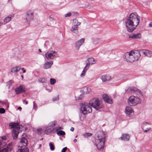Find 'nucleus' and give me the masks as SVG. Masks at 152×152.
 Instances as JSON below:
<instances>
[{
  "instance_id": "obj_39",
  "label": "nucleus",
  "mask_w": 152,
  "mask_h": 152,
  "mask_svg": "<svg viewBox=\"0 0 152 152\" xmlns=\"http://www.w3.org/2000/svg\"><path fill=\"white\" fill-rule=\"evenodd\" d=\"M5 112V110L3 108H0V113L2 114Z\"/></svg>"
},
{
  "instance_id": "obj_56",
  "label": "nucleus",
  "mask_w": 152,
  "mask_h": 152,
  "mask_svg": "<svg viewBox=\"0 0 152 152\" xmlns=\"http://www.w3.org/2000/svg\"><path fill=\"white\" fill-rule=\"evenodd\" d=\"M76 15H77H77H78V14L77 12Z\"/></svg>"
},
{
  "instance_id": "obj_44",
  "label": "nucleus",
  "mask_w": 152,
  "mask_h": 152,
  "mask_svg": "<svg viewBox=\"0 0 152 152\" xmlns=\"http://www.w3.org/2000/svg\"><path fill=\"white\" fill-rule=\"evenodd\" d=\"M67 148L66 147L62 149L61 150V152H65V151L67 150Z\"/></svg>"
},
{
  "instance_id": "obj_27",
  "label": "nucleus",
  "mask_w": 152,
  "mask_h": 152,
  "mask_svg": "<svg viewBox=\"0 0 152 152\" xmlns=\"http://www.w3.org/2000/svg\"><path fill=\"white\" fill-rule=\"evenodd\" d=\"M21 68L20 66H16L12 68L11 70V72L12 73L18 72Z\"/></svg>"
},
{
  "instance_id": "obj_57",
  "label": "nucleus",
  "mask_w": 152,
  "mask_h": 152,
  "mask_svg": "<svg viewBox=\"0 0 152 152\" xmlns=\"http://www.w3.org/2000/svg\"><path fill=\"white\" fill-rule=\"evenodd\" d=\"M21 77H22V78H23V75H21Z\"/></svg>"
},
{
  "instance_id": "obj_5",
  "label": "nucleus",
  "mask_w": 152,
  "mask_h": 152,
  "mask_svg": "<svg viewBox=\"0 0 152 152\" xmlns=\"http://www.w3.org/2000/svg\"><path fill=\"white\" fill-rule=\"evenodd\" d=\"M79 105L80 111L84 115H86L92 112V109L89 102H80Z\"/></svg>"
},
{
  "instance_id": "obj_41",
  "label": "nucleus",
  "mask_w": 152,
  "mask_h": 152,
  "mask_svg": "<svg viewBox=\"0 0 152 152\" xmlns=\"http://www.w3.org/2000/svg\"><path fill=\"white\" fill-rule=\"evenodd\" d=\"M58 99L59 98L58 96H57V97H54L53 99V101L54 102L58 100Z\"/></svg>"
},
{
  "instance_id": "obj_24",
  "label": "nucleus",
  "mask_w": 152,
  "mask_h": 152,
  "mask_svg": "<svg viewBox=\"0 0 152 152\" xmlns=\"http://www.w3.org/2000/svg\"><path fill=\"white\" fill-rule=\"evenodd\" d=\"M130 138L128 134H123L122 135V136L120 138L121 140L128 141L129 140Z\"/></svg>"
},
{
  "instance_id": "obj_47",
  "label": "nucleus",
  "mask_w": 152,
  "mask_h": 152,
  "mask_svg": "<svg viewBox=\"0 0 152 152\" xmlns=\"http://www.w3.org/2000/svg\"><path fill=\"white\" fill-rule=\"evenodd\" d=\"M23 103L25 104H28V102L27 101H26L25 100H23Z\"/></svg>"
},
{
  "instance_id": "obj_6",
  "label": "nucleus",
  "mask_w": 152,
  "mask_h": 152,
  "mask_svg": "<svg viewBox=\"0 0 152 152\" xmlns=\"http://www.w3.org/2000/svg\"><path fill=\"white\" fill-rule=\"evenodd\" d=\"M89 104L91 107L97 110L102 108L103 107L102 102L98 99H92L90 101Z\"/></svg>"
},
{
  "instance_id": "obj_4",
  "label": "nucleus",
  "mask_w": 152,
  "mask_h": 152,
  "mask_svg": "<svg viewBox=\"0 0 152 152\" xmlns=\"http://www.w3.org/2000/svg\"><path fill=\"white\" fill-rule=\"evenodd\" d=\"M9 126L11 129L13 128L12 130V135L14 139H16L18 134L23 130V127L19 125V123H10Z\"/></svg>"
},
{
  "instance_id": "obj_17",
  "label": "nucleus",
  "mask_w": 152,
  "mask_h": 152,
  "mask_svg": "<svg viewBox=\"0 0 152 152\" xmlns=\"http://www.w3.org/2000/svg\"><path fill=\"white\" fill-rule=\"evenodd\" d=\"M136 91L140 92V91L134 87H129L126 91V92L128 93H133Z\"/></svg>"
},
{
  "instance_id": "obj_13",
  "label": "nucleus",
  "mask_w": 152,
  "mask_h": 152,
  "mask_svg": "<svg viewBox=\"0 0 152 152\" xmlns=\"http://www.w3.org/2000/svg\"><path fill=\"white\" fill-rule=\"evenodd\" d=\"M25 87L22 85H21L18 87L15 88V90L17 94L22 93L25 91Z\"/></svg>"
},
{
  "instance_id": "obj_16",
  "label": "nucleus",
  "mask_w": 152,
  "mask_h": 152,
  "mask_svg": "<svg viewBox=\"0 0 152 152\" xmlns=\"http://www.w3.org/2000/svg\"><path fill=\"white\" fill-rule=\"evenodd\" d=\"M86 62V66L87 67H88V68L90 64H95L96 62L94 58L92 57L88 58Z\"/></svg>"
},
{
  "instance_id": "obj_36",
  "label": "nucleus",
  "mask_w": 152,
  "mask_h": 152,
  "mask_svg": "<svg viewBox=\"0 0 152 152\" xmlns=\"http://www.w3.org/2000/svg\"><path fill=\"white\" fill-rule=\"evenodd\" d=\"M56 80L55 79L53 78H50V83L51 85H53L56 82Z\"/></svg>"
},
{
  "instance_id": "obj_21",
  "label": "nucleus",
  "mask_w": 152,
  "mask_h": 152,
  "mask_svg": "<svg viewBox=\"0 0 152 152\" xmlns=\"http://www.w3.org/2000/svg\"><path fill=\"white\" fill-rule=\"evenodd\" d=\"M133 111V110L131 107H126L125 108V113L127 115L130 116V114Z\"/></svg>"
},
{
  "instance_id": "obj_51",
  "label": "nucleus",
  "mask_w": 152,
  "mask_h": 152,
  "mask_svg": "<svg viewBox=\"0 0 152 152\" xmlns=\"http://www.w3.org/2000/svg\"><path fill=\"white\" fill-rule=\"evenodd\" d=\"M149 26L150 27H152V22L149 24Z\"/></svg>"
},
{
  "instance_id": "obj_34",
  "label": "nucleus",
  "mask_w": 152,
  "mask_h": 152,
  "mask_svg": "<svg viewBox=\"0 0 152 152\" xmlns=\"http://www.w3.org/2000/svg\"><path fill=\"white\" fill-rule=\"evenodd\" d=\"M57 134L58 135H64L65 134L64 132L62 130L57 131Z\"/></svg>"
},
{
  "instance_id": "obj_11",
  "label": "nucleus",
  "mask_w": 152,
  "mask_h": 152,
  "mask_svg": "<svg viewBox=\"0 0 152 152\" xmlns=\"http://www.w3.org/2000/svg\"><path fill=\"white\" fill-rule=\"evenodd\" d=\"M148 125H150V124L145 122H144L142 124L141 126L144 132L148 131L151 129Z\"/></svg>"
},
{
  "instance_id": "obj_32",
  "label": "nucleus",
  "mask_w": 152,
  "mask_h": 152,
  "mask_svg": "<svg viewBox=\"0 0 152 152\" xmlns=\"http://www.w3.org/2000/svg\"><path fill=\"white\" fill-rule=\"evenodd\" d=\"M83 20L82 18H78V19L77 20V26L80 25L81 23L80 22L82 21ZM77 28L78 27L77 26Z\"/></svg>"
},
{
  "instance_id": "obj_31",
  "label": "nucleus",
  "mask_w": 152,
  "mask_h": 152,
  "mask_svg": "<svg viewBox=\"0 0 152 152\" xmlns=\"http://www.w3.org/2000/svg\"><path fill=\"white\" fill-rule=\"evenodd\" d=\"M7 148L8 150L10 151H11L12 149V144L11 143H10L8 144L7 145Z\"/></svg>"
},
{
  "instance_id": "obj_58",
  "label": "nucleus",
  "mask_w": 152,
  "mask_h": 152,
  "mask_svg": "<svg viewBox=\"0 0 152 152\" xmlns=\"http://www.w3.org/2000/svg\"><path fill=\"white\" fill-rule=\"evenodd\" d=\"M11 82H12V81H11V80H10V83H11Z\"/></svg>"
},
{
  "instance_id": "obj_43",
  "label": "nucleus",
  "mask_w": 152,
  "mask_h": 152,
  "mask_svg": "<svg viewBox=\"0 0 152 152\" xmlns=\"http://www.w3.org/2000/svg\"><path fill=\"white\" fill-rule=\"evenodd\" d=\"M8 151H9L7 148H3L2 151V152H8Z\"/></svg>"
},
{
  "instance_id": "obj_23",
  "label": "nucleus",
  "mask_w": 152,
  "mask_h": 152,
  "mask_svg": "<svg viewBox=\"0 0 152 152\" xmlns=\"http://www.w3.org/2000/svg\"><path fill=\"white\" fill-rule=\"evenodd\" d=\"M129 38H132L133 39H139L141 37V34L139 33L137 34H132L129 35Z\"/></svg>"
},
{
  "instance_id": "obj_38",
  "label": "nucleus",
  "mask_w": 152,
  "mask_h": 152,
  "mask_svg": "<svg viewBox=\"0 0 152 152\" xmlns=\"http://www.w3.org/2000/svg\"><path fill=\"white\" fill-rule=\"evenodd\" d=\"M56 121H53L50 123V125H52V126L53 127L54 126L56 125Z\"/></svg>"
},
{
  "instance_id": "obj_26",
  "label": "nucleus",
  "mask_w": 152,
  "mask_h": 152,
  "mask_svg": "<svg viewBox=\"0 0 152 152\" xmlns=\"http://www.w3.org/2000/svg\"><path fill=\"white\" fill-rule=\"evenodd\" d=\"M84 38H82L78 41L77 43V49H79L80 46L81 45L84 43Z\"/></svg>"
},
{
  "instance_id": "obj_33",
  "label": "nucleus",
  "mask_w": 152,
  "mask_h": 152,
  "mask_svg": "<svg viewBox=\"0 0 152 152\" xmlns=\"http://www.w3.org/2000/svg\"><path fill=\"white\" fill-rule=\"evenodd\" d=\"M44 128H40L39 129H38L37 130V132L39 134H41L42 133L44 132Z\"/></svg>"
},
{
  "instance_id": "obj_49",
  "label": "nucleus",
  "mask_w": 152,
  "mask_h": 152,
  "mask_svg": "<svg viewBox=\"0 0 152 152\" xmlns=\"http://www.w3.org/2000/svg\"><path fill=\"white\" fill-rule=\"evenodd\" d=\"M74 128L72 127L71 128V129H70V130L72 131V132H73L74 130Z\"/></svg>"
},
{
  "instance_id": "obj_12",
  "label": "nucleus",
  "mask_w": 152,
  "mask_h": 152,
  "mask_svg": "<svg viewBox=\"0 0 152 152\" xmlns=\"http://www.w3.org/2000/svg\"><path fill=\"white\" fill-rule=\"evenodd\" d=\"M139 52L140 53V54H142L145 56L148 57L152 56V53L148 50L145 49L141 50Z\"/></svg>"
},
{
  "instance_id": "obj_9",
  "label": "nucleus",
  "mask_w": 152,
  "mask_h": 152,
  "mask_svg": "<svg viewBox=\"0 0 152 152\" xmlns=\"http://www.w3.org/2000/svg\"><path fill=\"white\" fill-rule=\"evenodd\" d=\"M33 14L32 12H28L24 19L25 23L29 24L30 21L33 18Z\"/></svg>"
},
{
  "instance_id": "obj_2",
  "label": "nucleus",
  "mask_w": 152,
  "mask_h": 152,
  "mask_svg": "<svg viewBox=\"0 0 152 152\" xmlns=\"http://www.w3.org/2000/svg\"><path fill=\"white\" fill-rule=\"evenodd\" d=\"M140 56L139 51L136 50L126 53L124 55V58L127 62H132L137 61Z\"/></svg>"
},
{
  "instance_id": "obj_55",
  "label": "nucleus",
  "mask_w": 152,
  "mask_h": 152,
  "mask_svg": "<svg viewBox=\"0 0 152 152\" xmlns=\"http://www.w3.org/2000/svg\"><path fill=\"white\" fill-rule=\"evenodd\" d=\"M39 52H41V50L40 49H39Z\"/></svg>"
},
{
  "instance_id": "obj_50",
  "label": "nucleus",
  "mask_w": 152,
  "mask_h": 152,
  "mask_svg": "<svg viewBox=\"0 0 152 152\" xmlns=\"http://www.w3.org/2000/svg\"><path fill=\"white\" fill-rule=\"evenodd\" d=\"M21 69L22 70H23V73H25L26 72V71H25V70H23V69H24V68H21Z\"/></svg>"
},
{
  "instance_id": "obj_7",
  "label": "nucleus",
  "mask_w": 152,
  "mask_h": 152,
  "mask_svg": "<svg viewBox=\"0 0 152 152\" xmlns=\"http://www.w3.org/2000/svg\"><path fill=\"white\" fill-rule=\"evenodd\" d=\"M140 102V99L134 96H131L128 99V103L131 106H134Z\"/></svg>"
},
{
  "instance_id": "obj_46",
  "label": "nucleus",
  "mask_w": 152,
  "mask_h": 152,
  "mask_svg": "<svg viewBox=\"0 0 152 152\" xmlns=\"http://www.w3.org/2000/svg\"><path fill=\"white\" fill-rule=\"evenodd\" d=\"M56 130L57 131H58V130H60L61 129H63V128L61 127H58V128H56Z\"/></svg>"
},
{
  "instance_id": "obj_28",
  "label": "nucleus",
  "mask_w": 152,
  "mask_h": 152,
  "mask_svg": "<svg viewBox=\"0 0 152 152\" xmlns=\"http://www.w3.org/2000/svg\"><path fill=\"white\" fill-rule=\"evenodd\" d=\"M17 152H29V149L27 147L20 148L18 150Z\"/></svg>"
},
{
  "instance_id": "obj_54",
  "label": "nucleus",
  "mask_w": 152,
  "mask_h": 152,
  "mask_svg": "<svg viewBox=\"0 0 152 152\" xmlns=\"http://www.w3.org/2000/svg\"><path fill=\"white\" fill-rule=\"evenodd\" d=\"M74 142H76V139H75L74 140Z\"/></svg>"
},
{
  "instance_id": "obj_10",
  "label": "nucleus",
  "mask_w": 152,
  "mask_h": 152,
  "mask_svg": "<svg viewBox=\"0 0 152 152\" xmlns=\"http://www.w3.org/2000/svg\"><path fill=\"white\" fill-rule=\"evenodd\" d=\"M85 93L83 88H81L79 90L78 89L77 94L78 96L77 98V100H82L84 97V94Z\"/></svg>"
},
{
  "instance_id": "obj_45",
  "label": "nucleus",
  "mask_w": 152,
  "mask_h": 152,
  "mask_svg": "<svg viewBox=\"0 0 152 152\" xmlns=\"http://www.w3.org/2000/svg\"><path fill=\"white\" fill-rule=\"evenodd\" d=\"M71 12H69L67 14H66L65 15V17H69L71 15Z\"/></svg>"
},
{
  "instance_id": "obj_29",
  "label": "nucleus",
  "mask_w": 152,
  "mask_h": 152,
  "mask_svg": "<svg viewBox=\"0 0 152 152\" xmlns=\"http://www.w3.org/2000/svg\"><path fill=\"white\" fill-rule=\"evenodd\" d=\"M88 67L85 66L84 67L82 73L80 75V76L83 77L85 75V73L88 69Z\"/></svg>"
},
{
  "instance_id": "obj_20",
  "label": "nucleus",
  "mask_w": 152,
  "mask_h": 152,
  "mask_svg": "<svg viewBox=\"0 0 152 152\" xmlns=\"http://www.w3.org/2000/svg\"><path fill=\"white\" fill-rule=\"evenodd\" d=\"M49 126L47 127L45 131V134H48L50 133L53 131L54 129L52 125H50L49 124Z\"/></svg>"
},
{
  "instance_id": "obj_25",
  "label": "nucleus",
  "mask_w": 152,
  "mask_h": 152,
  "mask_svg": "<svg viewBox=\"0 0 152 152\" xmlns=\"http://www.w3.org/2000/svg\"><path fill=\"white\" fill-rule=\"evenodd\" d=\"M76 20L75 19H73V26H72V28L71 29V31L72 32L75 33L76 30Z\"/></svg>"
},
{
  "instance_id": "obj_22",
  "label": "nucleus",
  "mask_w": 152,
  "mask_h": 152,
  "mask_svg": "<svg viewBox=\"0 0 152 152\" xmlns=\"http://www.w3.org/2000/svg\"><path fill=\"white\" fill-rule=\"evenodd\" d=\"M101 79L103 82H105L110 80V77L108 75H106L102 76L101 77Z\"/></svg>"
},
{
  "instance_id": "obj_53",
  "label": "nucleus",
  "mask_w": 152,
  "mask_h": 152,
  "mask_svg": "<svg viewBox=\"0 0 152 152\" xmlns=\"http://www.w3.org/2000/svg\"><path fill=\"white\" fill-rule=\"evenodd\" d=\"M18 110H21L22 108L20 107H18Z\"/></svg>"
},
{
  "instance_id": "obj_1",
  "label": "nucleus",
  "mask_w": 152,
  "mask_h": 152,
  "mask_svg": "<svg viewBox=\"0 0 152 152\" xmlns=\"http://www.w3.org/2000/svg\"><path fill=\"white\" fill-rule=\"evenodd\" d=\"M140 17L136 13H132L125 21L127 30L129 32H132L138 25Z\"/></svg>"
},
{
  "instance_id": "obj_40",
  "label": "nucleus",
  "mask_w": 152,
  "mask_h": 152,
  "mask_svg": "<svg viewBox=\"0 0 152 152\" xmlns=\"http://www.w3.org/2000/svg\"><path fill=\"white\" fill-rule=\"evenodd\" d=\"M84 136L86 137L90 136L92 135V134L91 133H86L84 134Z\"/></svg>"
},
{
  "instance_id": "obj_18",
  "label": "nucleus",
  "mask_w": 152,
  "mask_h": 152,
  "mask_svg": "<svg viewBox=\"0 0 152 152\" xmlns=\"http://www.w3.org/2000/svg\"><path fill=\"white\" fill-rule=\"evenodd\" d=\"M14 16V14H11L6 17L4 20V23L5 24L11 20Z\"/></svg>"
},
{
  "instance_id": "obj_15",
  "label": "nucleus",
  "mask_w": 152,
  "mask_h": 152,
  "mask_svg": "<svg viewBox=\"0 0 152 152\" xmlns=\"http://www.w3.org/2000/svg\"><path fill=\"white\" fill-rule=\"evenodd\" d=\"M25 136H26V134H23L22 135V137H21L20 142V144H22V145L21 146H26L27 144V139L24 137Z\"/></svg>"
},
{
  "instance_id": "obj_37",
  "label": "nucleus",
  "mask_w": 152,
  "mask_h": 152,
  "mask_svg": "<svg viewBox=\"0 0 152 152\" xmlns=\"http://www.w3.org/2000/svg\"><path fill=\"white\" fill-rule=\"evenodd\" d=\"M49 146H50V149L51 150L53 151L54 150V146L51 143H49Z\"/></svg>"
},
{
  "instance_id": "obj_42",
  "label": "nucleus",
  "mask_w": 152,
  "mask_h": 152,
  "mask_svg": "<svg viewBox=\"0 0 152 152\" xmlns=\"http://www.w3.org/2000/svg\"><path fill=\"white\" fill-rule=\"evenodd\" d=\"M33 109H34L35 110H36L37 109V105H36L35 103L34 102H33Z\"/></svg>"
},
{
  "instance_id": "obj_52",
  "label": "nucleus",
  "mask_w": 152,
  "mask_h": 152,
  "mask_svg": "<svg viewBox=\"0 0 152 152\" xmlns=\"http://www.w3.org/2000/svg\"><path fill=\"white\" fill-rule=\"evenodd\" d=\"M3 23L2 22L0 21V26H1L3 24Z\"/></svg>"
},
{
  "instance_id": "obj_19",
  "label": "nucleus",
  "mask_w": 152,
  "mask_h": 152,
  "mask_svg": "<svg viewBox=\"0 0 152 152\" xmlns=\"http://www.w3.org/2000/svg\"><path fill=\"white\" fill-rule=\"evenodd\" d=\"M53 64V61H47L43 65V68L45 69H47L50 68L52 65Z\"/></svg>"
},
{
  "instance_id": "obj_30",
  "label": "nucleus",
  "mask_w": 152,
  "mask_h": 152,
  "mask_svg": "<svg viewBox=\"0 0 152 152\" xmlns=\"http://www.w3.org/2000/svg\"><path fill=\"white\" fill-rule=\"evenodd\" d=\"M83 89L85 91L86 94H88L91 91V89L89 88L85 87L83 88Z\"/></svg>"
},
{
  "instance_id": "obj_35",
  "label": "nucleus",
  "mask_w": 152,
  "mask_h": 152,
  "mask_svg": "<svg viewBox=\"0 0 152 152\" xmlns=\"http://www.w3.org/2000/svg\"><path fill=\"white\" fill-rule=\"evenodd\" d=\"M39 81L40 83H43L46 82V80L44 78H40L39 79Z\"/></svg>"
},
{
  "instance_id": "obj_59",
  "label": "nucleus",
  "mask_w": 152,
  "mask_h": 152,
  "mask_svg": "<svg viewBox=\"0 0 152 152\" xmlns=\"http://www.w3.org/2000/svg\"><path fill=\"white\" fill-rule=\"evenodd\" d=\"M0 152H1V151H0Z\"/></svg>"
},
{
  "instance_id": "obj_14",
  "label": "nucleus",
  "mask_w": 152,
  "mask_h": 152,
  "mask_svg": "<svg viewBox=\"0 0 152 152\" xmlns=\"http://www.w3.org/2000/svg\"><path fill=\"white\" fill-rule=\"evenodd\" d=\"M103 99L106 102L111 104L113 102L112 99L110 96L107 94H104L102 96Z\"/></svg>"
},
{
  "instance_id": "obj_8",
  "label": "nucleus",
  "mask_w": 152,
  "mask_h": 152,
  "mask_svg": "<svg viewBox=\"0 0 152 152\" xmlns=\"http://www.w3.org/2000/svg\"><path fill=\"white\" fill-rule=\"evenodd\" d=\"M45 56L48 60L53 59L55 57H58L57 52L53 50H51L45 53Z\"/></svg>"
},
{
  "instance_id": "obj_3",
  "label": "nucleus",
  "mask_w": 152,
  "mask_h": 152,
  "mask_svg": "<svg viewBox=\"0 0 152 152\" xmlns=\"http://www.w3.org/2000/svg\"><path fill=\"white\" fill-rule=\"evenodd\" d=\"M105 136L103 132L98 133V135L95 139V145L99 150H102L104 146Z\"/></svg>"
},
{
  "instance_id": "obj_48",
  "label": "nucleus",
  "mask_w": 152,
  "mask_h": 152,
  "mask_svg": "<svg viewBox=\"0 0 152 152\" xmlns=\"http://www.w3.org/2000/svg\"><path fill=\"white\" fill-rule=\"evenodd\" d=\"M1 138L2 139L4 140H5L6 139V137L5 136H2V137H1Z\"/></svg>"
}]
</instances>
